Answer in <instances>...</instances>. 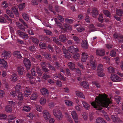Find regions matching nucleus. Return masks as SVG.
<instances>
[{"label":"nucleus","instance_id":"nucleus-54","mask_svg":"<svg viewBox=\"0 0 123 123\" xmlns=\"http://www.w3.org/2000/svg\"><path fill=\"white\" fill-rule=\"evenodd\" d=\"M116 50H112L110 52V55L111 57H114L116 55Z\"/></svg>","mask_w":123,"mask_h":123},{"label":"nucleus","instance_id":"nucleus-1","mask_svg":"<svg viewBox=\"0 0 123 123\" xmlns=\"http://www.w3.org/2000/svg\"><path fill=\"white\" fill-rule=\"evenodd\" d=\"M112 103L111 100L105 95H101L100 94L95 98V101L92 102L91 105L96 110H98L103 113L105 118L109 121L110 118L106 115V113L101 109L103 107H105L109 109L110 108L111 104Z\"/></svg>","mask_w":123,"mask_h":123},{"label":"nucleus","instance_id":"nucleus-28","mask_svg":"<svg viewBox=\"0 0 123 123\" xmlns=\"http://www.w3.org/2000/svg\"><path fill=\"white\" fill-rule=\"evenodd\" d=\"M73 57L74 59L78 61L80 58V54L79 53L74 54L73 55Z\"/></svg>","mask_w":123,"mask_h":123},{"label":"nucleus","instance_id":"nucleus-49","mask_svg":"<svg viewBox=\"0 0 123 123\" xmlns=\"http://www.w3.org/2000/svg\"><path fill=\"white\" fill-rule=\"evenodd\" d=\"M27 117H29L31 119H32L34 117H35V115L32 112H31L29 114L27 115Z\"/></svg>","mask_w":123,"mask_h":123},{"label":"nucleus","instance_id":"nucleus-19","mask_svg":"<svg viewBox=\"0 0 123 123\" xmlns=\"http://www.w3.org/2000/svg\"><path fill=\"white\" fill-rule=\"evenodd\" d=\"M40 91L41 93L44 96L46 95L49 94V92L48 90L45 88L42 89Z\"/></svg>","mask_w":123,"mask_h":123},{"label":"nucleus","instance_id":"nucleus-57","mask_svg":"<svg viewBox=\"0 0 123 123\" xmlns=\"http://www.w3.org/2000/svg\"><path fill=\"white\" fill-rule=\"evenodd\" d=\"M53 39L54 41L56 44H61V43L58 41V40L57 38L56 37H54Z\"/></svg>","mask_w":123,"mask_h":123},{"label":"nucleus","instance_id":"nucleus-10","mask_svg":"<svg viewBox=\"0 0 123 123\" xmlns=\"http://www.w3.org/2000/svg\"><path fill=\"white\" fill-rule=\"evenodd\" d=\"M74 46H71L68 48V50L70 52L74 53L77 52L79 51L78 48L77 47H75Z\"/></svg>","mask_w":123,"mask_h":123},{"label":"nucleus","instance_id":"nucleus-22","mask_svg":"<svg viewBox=\"0 0 123 123\" xmlns=\"http://www.w3.org/2000/svg\"><path fill=\"white\" fill-rule=\"evenodd\" d=\"M12 11L15 14L17 17L19 16V13H18V7L16 6L13 7L12 8Z\"/></svg>","mask_w":123,"mask_h":123},{"label":"nucleus","instance_id":"nucleus-29","mask_svg":"<svg viewBox=\"0 0 123 123\" xmlns=\"http://www.w3.org/2000/svg\"><path fill=\"white\" fill-rule=\"evenodd\" d=\"M53 76L54 77V78L55 77L57 78L64 81H66V79L64 78V77L60 74H58V75L56 74H55L53 75Z\"/></svg>","mask_w":123,"mask_h":123},{"label":"nucleus","instance_id":"nucleus-20","mask_svg":"<svg viewBox=\"0 0 123 123\" xmlns=\"http://www.w3.org/2000/svg\"><path fill=\"white\" fill-rule=\"evenodd\" d=\"M31 93V91L30 88L27 89L24 91V94L25 96L28 97L30 95Z\"/></svg>","mask_w":123,"mask_h":123},{"label":"nucleus","instance_id":"nucleus-44","mask_svg":"<svg viewBox=\"0 0 123 123\" xmlns=\"http://www.w3.org/2000/svg\"><path fill=\"white\" fill-rule=\"evenodd\" d=\"M116 116L115 117V115H112L111 116V118L112 119L113 121H116H116L117 122V123L119 122L120 123L122 122V121L120 120H118V121H117V119H116Z\"/></svg>","mask_w":123,"mask_h":123},{"label":"nucleus","instance_id":"nucleus-36","mask_svg":"<svg viewBox=\"0 0 123 123\" xmlns=\"http://www.w3.org/2000/svg\"><path fill=\"white\" fill-rule=\"evenodd\" d=\"M88 27L91 32L97 31L96 29L95 28L93 24H91L90 25L88 26Z\"/></svg>","mask_w":123,"mask_h":123},{"label":"nucleus","instance_id":"nucleus-12","mask_svg":"<svg viewBox=\"0 0 123 123\" xmlns=\"http://www.w3.org/2000/svg\"><path fill=\"white\" fill-rule=\"evenodd\" d=\"M111 79L114 82H119L121 80L120 78L117 75L114 74L111 75Z\"/></svg>","mask_w":123,"mask_h":123},{"label":"nucleus","instance_id":"nucleus-62","mask_svg":"<svg viewBox=\"0 0 123 123\" xmlns=\"http://www.w3.org/2000/svg\"><path fill=\"white\" fill-rule=\"evenodd\" d=\"M37 73L39 76H41L43 74L42 72L41 71V69L39 68L37 69Z\"/></svg>","mask_w":123,"mask_h":123},{"label":"nucleus","instance_id":"nucleus-18","mask_svg":"<svg viewBox=\"0 0 123 123\" xmlns=\"http://www.w3.org/2000/svg\"><path fill=\"white\" fill-rule=\"evenodd\" d=\"M18 33L20 37L22 38H26L28 37V35L22 32L20 30H18Z\"/></svg>","mask_w":123,"mask_h":123},{"label":"nucleus","instance_id":"nucleus-14","mask_svg":"<svg viewBox=\"0 0 123 123\" xmlns=\"http://www.w3.org/2000/svg\"><path fill=\"white\" fill-rule=\"evenodd\" d=\"M81 61L82 62H85L88 56L87 54L85 52H83L81 55Z\"/></svg>","mask_w":123,"mask_h":123},{"label":"nucleus","instance_id":"nucleus-31","mask_svg":"<svg viewBox=\"0 0 123 123\" xmlns=\"http://www.w3.org/2000/svg\"><path fill=\"white\" fill-rule=\"evenodd\" d=\"M31 109V108L28 105L25 106L23 108L22 110L23 111L26 112H29Z\"/></svg>","mask_w":123,"mask_h":123},{"label":"nucleus","instance_id":"nucleus-38","mask_svg":"<svg viewBox=\"0 0 123 123\" xmlns=\"http://www.w3.org/2000/svg\"><path fill=\"white\" fill-rule=\"evenodd\" d=\"M82 103L84 107L86 110H88L89 108V105L85 101H82Z\"/></svg>","mask_w":123,"mask_h":123},{"label":"nucleus","instance_id":"nucleus-7","mask_svg":"<svg viewBox=\"0 0 123 123\" xmlns=\"http://www.w3.org/2000/svg\"><path fill=\"white\" fill-rule=\"evenodd\" d=\"M57 19L56 18H55L54 20L56 24H57V25L59 26L60 28L62 30L66 31V29L70 30L71 29V26L69 25H67V26H65L66 27V29H65V28L62 27V24L61 23L59 22H57Z\"/></svg>","mask_w":123,"mask_h":123},{"label":"nucleus","instance_id":"nucleus-3","mask_svg":"<svg viewBox=\"0 0 123 123\" xmlns=\"http://www.w3.org/2000/svg\"><path fill=\"white\" fill-rule=\"evenodd\" d=\"M90 64L89 62L86 63V67L87 69L92 68L93 70H95L96 68V65L94 58L92 55L90 56Z\"/></svg>","mask_w":123,"mask_h":123},{"label":"nucleus","instance_id":"nucleus-25","mask_svg":"<svg viewBox=\"0 0 123 123\" xmlns=\"http://www.w3.org/2000/svg\"><path fill=\"white\" fill-rule=\"evenodd\" d=\"M88 43L86 40L83 41L81 43V46L82 48L84 49H87L88 48Z\"/></svg>","mask_w":123,"mask_h":123},{"label":"nucleus","instance_id":"nucleus-46","mask_svg":"<svg viewBox=\"0 0 123 123\" xmlns=\"http://www.w3.org/2000/svg\"><path fill=\"white\" fill-rule=\"evenodd\" d=\"M108 72L110 73H113L114 72V69L112 67H110L107 68Z\"/></svg>","mask_w":123,"mask_h":123},{"label":"nucleus","instance_id":"nucleus-48","mask_svg":"<svg viewBox=\"0 0 123 123\" xmlns=\"http://www.w3.org/2000/svg\"><path fill=\"white\" fill-rule=\"evenodd\" d=\"M8 5V4L7 3L6 1L3 2L1 4V6L5 8L7 7Z\"/></svg>","mask_w":123,"mask_h":123},{"label":"nucleus","instance_id":"nucleus-30","mask_svg":"<svg viewBox=\"0 0 123 123\" xmlns=\"http://www.w3.org/2000/svg\"><path fill=\"white\" fill-rule=\"evenodd\" d=\"M92 14L94 17L95 18L97 17L98 14V12L96 8L93 9Z\"/></svg>","mask_w":123,"mask_h":123},{"label":"nucleus","instance_id":"nucleus-13","mask_svg":"<svg viewBox=\"0 0 123 123\" xmlns=\"http://www.w3.org/2000/svg\"><path fill=\"white\" fill-rule=\"evenodd\" d=\"M105 51L104 50L101 49H98L96 50V54L99 56H103L105 54Z\"/></svg>","mask_w":123,"mask_h":123},{"label":"nucleus","instance_id":"nucleus-41","mask_svg":"<svg viewBox=\"0 0 123 123\" xmlns=\"http://www.w3.org/2000/svg\"><path fill=\"white\" fill-rule=\"evenodd\" d=\"M5 111L8 113H11L12 112V109L9 105L6 106L5 108Z\"/></svg>","mask_w":123,"mask_h":123},{"label":"nucleus","instance_id":"nucleus-16","mask_svg":"<svg viewBox=\"0 0 123 123\" xmlns=\"http://www.w3.org/2000/svg\"><path fill=\"white\" fill-rule=\"evenodd\" d=\"M17 70L19 75H22L23 74L24 68L22 66H19L17 68Z\"/></svg>","mask_w":123,"mask_h":123},{"label":"nucleus","instance_id":"nucleus-2","mask_svg":"<svg viewBox=\"0 0 123 123\" xmlns=\"http://www.w3.org/2000/svg\"><path fill=\"white\" fill-rule=\"evenodd\" d=\"M21 88V86L19 83H18L15 87V92L14 91L10 92V94L12 96V97H15L16 96V93H18V99L20 100H23V95L22 92L19 91Z\"/></svg>","mask_w":123,"mask_h":123},{"label":"nucleus","instance_id":"nucleus-40","mask_svg":"<svg viewBox=\"0 0 123 123\" xmlns=\"http://www.w3.org/2000/svg\"><path fill=\"white\" fill-rule=\"evenodd\" d=\"M6 13L10 17L12 18H13L14 15L12 12L10 10L7 9L6 10Z\"/></svg>","mask_w":123,"mask_h":123},{"label":"nucleus","instance_id":"nucleus-33","mask_svg":"<svg viewBox=\"0 0 123 123\" xmlns=\"http://www.w3.org/2000/svg\"><path fill=\"white\" fill-rule=\"evenodd\" d=\"M81 85L85 88H87L89 87L88 83L86 82L83 81L80 84Z\"/></svg>","mask_w":123,"mask_h":123},{"label":"nucleus","instance_id":"nucleus-26","mask_svg":"<svg viewBox=\"0 0 123 123\" xmlns=\"http://www.w3.org/2000/svg\"><path fill=\"white\" fill-rule=\"evenodd\" d=\"M68 67L72 71H74L75 68V64L73 63L69 62L68 63Z\"/></svg>","mask_w":123,"mask_h":123},{"label":"nucleus","instance_id":"nucleus-60","mask_svg":"<svg viewBox=\"0 0 123 123\" xmlns=\"http://www.w3.org/2000/svg\"><path fill=\"white\" fill-rule=\"evenodd\" d=\"M50 75H47L45 74H44L43 75V78L44 79V80H46L48 78H50Z\"/></svg>","mask_w":123,"mask_h":123},{"label":"nucleus","instance_id":"nucleus-15","mask_svg":"<svg viewBox=\"0 0 123 123\" xmlns=\"http://www.w3.org/2000/svg\"><path fill=\"white\" fill-rule=\"evenodd\" d=\"M0 64L4 68H6L8 67L7 62L4 59H0Z\"/></svg>","mask_w":123,"mask_h":123},{"label":"nucleus","instance_id":"nucleus-17","mask_svg":"<svg viewBox=\"0 0 123 123\" xmlns=\"http://www.w3.org/2000/svg\"><path fill=\"white\" fill-rule=\"evenodd\" d=\"M63 53L64 54L66 58H70L71 57V55L67 52L65 48H63Z\"/></svg>","mask_w":123,"mask_h":123},{"label":"nucleus","instance_id":"nucleus-52","mask_svg":"<svg viewBox=\"0 0 123 123\" xmlns=\"http://www.w3.org/2000/svg\"><path fill=\"white\" fill-rule=\"evenodd\" d=\"M103 13L104 14L108 17H110V12L108 10H104L103 11Z\"/></svg>","mask_w":123,"mask_h":123},{"label":"nucleus","instance_id":"nucleus-11","mask_svg":"<svg viewBox=\"0 0 123 123\" xmlns=\"http://www.w3.org/2000/svg\"><path fill=\"white\" fill-rule=\"evenodd\" d=\"M2 56L5 59H9L11 57V54L9 51H4L2 52Z\"/></svg>","mask_w":123,"mask_h":123},{"label":"nucleus","instance_id":"nucleus-64","mask_svg":"<svg viewBox=\"0 0 123 123\" xmlns=\"http://www.w3.org/2000/svg\"><path fill=\"white\" fill-rule=\"evenodd\" d=\"M39 45L40 47L42 49H44L46 47V45L44 43H40Z\"/></svg>","mask_w":123,"mask_h":123},{"label":"nucleus","instance_id":"nucleus-21","mask_svg":"<svg viewBox=\"0 0 123 123\" xmlns=\"http://www.w3.org/2000/svg\"><path fill=\"white\" fill-rule=\"evenodd\" d=\"M46 99L44 97H42L39 100V103L41 105H44L46 104Z\"/></svg>","mask_w":123,"mask_h":123},{"label":"nucleus","instance_id":"nucleus-47","mask_svg":"<svg viewBox=\"0 0 123 123\" xmlns=\"http://www.w3.org/2000/svg\"><path fill=\"white\" fill-rule=\"evenodd\" d=\"M73 39L76 43H79L80 42V40L79 38L75 36H73Z\"/></svg>","mask_w":123,"mask_h":123},{"label":"nucleus","instance_id":"nucleus-6","mask_svg":"<svg viewBox=\"0 0 123 123\" xmlns=\"http://www.w3.org/2000/svg\"><path fill=\"white\" fill-rule=\"evenodd\" d=\"M43 117L46 120H49L51 117L50 114L47 110H43Z\"/></svg>","mask_w":123,"mask_h":123},{"label":"nucleus","instance_id":"nucleus-35","mask_svg":"<svg viewBox=\"0 0 123 123\" xmlns=\"http://www.w3.org/2000/svg\"><path fill=\"white\" fill-rule=\"evenodd\" d=\"M35 106L36 109L37 111L40 112H42L43 109L41 106L39 105H36Z\"/></svg>","mask_w":123,"mask_h":123},{"label":"nucleus","instance_id":"nucleus-5","mask_svg":"<svg viewBox=\"0 0 123 123\" xmlns=\"http://www.w3.org/2000/svg\"><path fill=\"white\" fill-rule=\"evenodd\" d=\"M103 65L100 64L98 65L97 69V74L100 77H103L105 75L103 72Z\"/></svg>","mask_w":123,"mask_h":123},{"label":"nucleus","instance_id":"nucleus-9","mask_svg":"<svg viewBox=\"0 0 123 123\" xmlns=\"http://www.w3.org/2000/svg\"><path fill=\"white\" fill-rule=\"evenodd\" d=\"M72 118L75 123H78V118L77 114L75 111H72L71 113Z\"/></svg>","mask_w":123,"mask_h":123},{"label":"nucleus","instance_id":"nucleus-45","mask_svg":"<svg viewBox=\"0 0 123 123\" xmlns=\"http://www.w3.org/2000/svg\"><path fill=\"white\" fill-rule=\"evenodd\" d=\"M59 39L62 42L65 41L67 39L66 37L63 35L60 36L59 37Z\"/></svg>","mask_w":123,"mask_h":123},{"label":"nucleus","instance_id":"nucleus-34","mask_svg":"<svg viewBox=\"0 0 123 123\" xmlns=\"http://www.w3.org/2000/svg\"><path fill=\"white\" fill-rule=\"evenodd\" d=\"M16 24L17 25L20 29L24 31L25 30V27L23 26L19 22H17Z\"/></svg>","mask_w":123,"mask_h":123},{"label":"nucleus","instance_id":"nucleus-4","mask_svg":"<svg viewBox=\"0 0 123 123\" xmlns=\"http://www.w3.org/2000/svg\"><path fill=\"white\" fill-rule=\"evenodd\" d=\"M53 114L58 120H61L63 117L62 113L59 109H54L53 111Z\"/></svg>","mask_w":123,"mask_h":123},{"label":"nucleus","instance_id":"nucleus-59","mask_svg":"<svg viewBox=\"0 0 123 123\" xmlns=\"http://www.w3.org/2000/svg\"><path fill=\"white\" fill-rule=\"evenodd\" d=\"M25 6V5L24 3L20 4L18 6L19 10L20 11L22 10L24 8Z\"/></svg>","mask_w":123,"mask_h":123},{"label":"nucleus","instance_id":"nucleus-43","mask_svg":"<svg viewBox=\"0 0 123 123\" xmlns=\"http://www.w3.org/2000/svg\"><path fill=\"white\" fill-rule=\"evenodd\" d=\"M65 103L68 105L72 106L74 104L71 101L68 100H66L65 101Z\"/></svg>","mask_w":123,"mask_h":123},{"label":"nucleus","instance_id":"nucleus-32","mask_svg":"<svg viewBox=\"0 0 123 123\" xmlns=\"http://www.w3.org/2000/svg\"><path fill=\"white\" fill-rule=\"evenodd\" d=\"M38 96L37 93H34L31 95L30 98L32 100H35L37 99Z\"/></svg>","mask_w":123,"mask_h":123},{"label":"nucleus","instance_id":"nucleus-53","mask_svg":"<svg viewBox=\"0 0 123 123\" xmlns=\"http://www.w3.org/2000/svg\"><path fill=\"white\" fill-rule=\"evenodd\" d=\"M31 39L32 42L34 43H35L37 44H38L39 43V41L37 39L35 38L32 37L31 38Z\"/></svg>","mask_w":123,"mask_h":123},{"label":"nucleus","instance_id":"nucleus-42","mask_svg":"<svg viewBox=\"0 0 123 123\" xmlns=\"http://www.w3.org/2000/svg\"><path fill=\"white\" fill-rule=\"evenodd\" d=\"M116 13L119 16H122L123 15V12L120 10L117 9Z\"/></svg>","mask_w":123,"mask_h":123},{"label":"nucleus","instance_id":"nucleus-61","mask_svg":"<svg viewBox=\"0 0 123 123\" xmlns=\"http://www.w3.org/2000/svg\"><path fill=\"white\" fill-rule=\"evenodd\" d=\"M8 104L11 106H14L15 104V103L12 101H9L8 102Z\"/></svg>","mask_w":123,"mask_h":123},{"label":"nucleus","instance_id":"nucleus-23","mask_svg":"<svg viewBox=\"0 0 123 123\" xmlns=\"http://www.w3.org/2000/svg\"><path fill=\"white\" fill-rule=\"evenodd\" d=\"M13 55L14 56L18 59H21L22 58L20 53V52L18 51L14 52L13 53Z\"/></svg>","mask_w":123,"mask_h":123},{"label":"nucleus","instance_id":"nucleus-37","mask_svg":"<svg viewBox=\"0 0 123 123\" xmlns=\"http://www.w3.org/2000/svg\"><path fill=\"white\" fill-rule=\"evenodd\" d=\"M96 122L98 123H106L105 121L102 118H99L96 120Z\"/></svg>","mask_w":123,"mask_h":123},{"label":"nucleus","instance_id":"nucleus-50","mask_svg":"<svg viewBox=\"0 0 123 123\" xmlns=\"http://www.w3.org/2000/svg\"><path fill=\"white\" fill-rule=\"evenodd\" d=\"M23 18L26 21H28L29 18L28 15L25 13L22 15Z\"/></svg>","mask_w":123,"mask_h":123},{"label":"nucleus","instance_id":"nucleus-8","mask_svg":"<svg viewBox=\"0 0 123 123\" xmlns=\"http://www.w3.org/2000/svg\"><path fill=\"white\" fill-rule=\"evenodd\" d=\"M23 62L27 69H29L31 66V62L30 60L28 59L25 58Z\"/></svg>","mask_w":123,"mask_h":123},{"label":"nucleus","instance_id":"nucleus-56","mask_svg":"<svg viewBox=\"0 0 123 123\" xmlns=\"http://www.w3.org/2000/svg\"><path fill=\"white\" fill-rule=\"evenodd\" d=\"M98 20L99 21L102 22L103 20V15L102 14H100L99 15V17L98 18Z\"/></svg>","mask_w":123,"mask_h":123},{"label":"nucleus","instance_id":"nucleus-58","mask_svg":"<svg viewBox=\"0 0 123 123\" xmlns=\"http://www.w3.org/2000/svg\"><path fill=\"white\" fill-rule=\"evenodd\" d=\"M115 98L116 102L118 103L120 102L121 100V97L118 96H116L115 97Z\"/></svg>","mask_w":123,"mask_h":123},{"label":"nucleus","instance_id":"nucleus-27","mask_svg":"<svg viewBox=\"0 0 123 123\" xmlns=\"http://www.w3.org/2000/svg\"><path fill=\"white\" fill-rule=\"evenodd\" d=\"M75 94L76 96L80 98H85V97L83 95V94L80 91H76Z\"/></svg>","mask_w":123,"mask_h":123},{"label":"nucleus","instance_id":"nucleus-55","mask_svg":"<svg viewBox=\"0 0 123 123\" xmlns=\"http://www.w3.org/2000/svg\"><path fill=\"white\" fill-rule=\"evenodd\" d=\"M31 74L33 76H35L36 75V71L35 69L33 68L31 70Z\"/></svg>","mask_w":123,"mask_h":123},{"label":"nucleus","instance_id":"nucleus-51","mask_svg":"<svg viewBox=\"0 0 123 123\" xmlns=\"http://www.w3.org/2000/svg\"><path fill=\"white\" fill-rule=\"evenodd\" d=\"M5 95L4 91L2 90H0V98H2L4 97Z\"/></svg>","mask_w":123,"mask_h":123},{"label":"nucleus","instance_id":"nucleus-39","mask_svg":"<svg viewBox=\"0 0 123 123\" xmlns=\"http://www.w3.org/2000/svg\"><path fill=\"white\" fill-rule=\"evenodd\" d=\"M46 63L44 62H42L41 63V65L42 66V69L44 71L48 72L49 71L48 69L43 66L44 65H46Z\"/></svg>","mask_w":123,"mask_h":123},{"label":"nucleus","instance_id":"nucleus-63","mask_svg":"<svg viewBox=\"0 0 123 123\" xmlns=\"http://www.w3.org/2000/svg\"><path fill=\"white\" fill-rule=\"evenodd\" d=\"M65 21L68 23H72L74 22V20L73 19H69L68 18H66L65 19Z\"/></svg>","mask_w":123,"mask_h":123},{"label":"nucleus","instance_id":"nucleus-24","mask_svg":"<svg viewBox=\"0 0 123 123\" xmlns=\"http://www.w3.org/2000/svg\"><path fill=\"white\" fill-rule=\"evenodd\" d=\"M10 79L13 81H17L18 80L17 75L14 73H13L11 76Z\"/></svg>","mask_w":123,"mask_h":123}]
</instances>
